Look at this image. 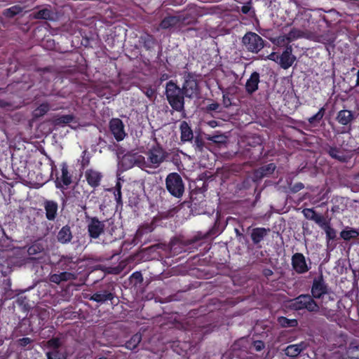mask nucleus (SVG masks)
Listing matches in <instances>:
<instances>
[{"label":"nucleus","instance_id":"12","mask_svg":"<svg viewBox=\"0 0 359 359\" xmlns=\"http://www.w3.org/2000/svg\"><path fill=\"white\" fill-rule=\"evenodd\" d=\"M329 289V286L325 282L323 276L320 275L318 278H315L313 280L311 296L313 299H320L324 297L325 294L328 292Z\"/></svg>","mask_w":359,"mask_h":359},{"label":"nucleus","instance_id":"4","mask_svg":"<svg viewBox=\"0 0 359 359\" xmlns=\"http://www.w3.org/2000/svg\"><path fill=\"white\" fill-rule=\"evenodd\" d=\"M290 307L295 311L306 309L309 312H318L319 306L310 294H300L291 301Z\"/></svg>","mask_w":359,"mask_h":359},{"label":"nucleus","instance_id":"31","mask_svg":"<svg viewBox=\"0 0 359 359\" xmlns=\"http://www.w3.org/2000/svg\"><path fill=\"white\" fill-rule=\"evenodd\" d=\"M122 185L120 182H117L115 187L109 191H112L114 193V198L116 202V208L118 209L123 207L122 193H121Z\"/></svg>","mask_w":359,"mask_h":359},{"label":"nucleus","instance_id":"23","mask_svg":"<svg viewBox=\"0 0 359 359\" xmlns=\"http://www.w3.org/2000/svg\"><path fill=\"white\" fill-rule=\"evenodd\" d=\"M180 140L182 143L191 142L194 140V133L186 121H182L180 125Z\"/></svg>","mask_w":359,"mask_h":359},{"label":"nucleus","instance_id":"39","mask_svg":"<svg viewBox=\"0 0 359 359\" xmlns=\"http://www.w3.org/2000/svg\"><path fill=\"white\" fill-rule=\"evenodd\" d=\"M341 237L346 241L359 237V231L355 229H351L350 230H343L340 233Z\"/></svg>","mask_w":359,"mask_h":359},{"label":"nucleus","instance_id":"47","mask_svg":"<svg viewBox=\"0 0 359 359\" xmlns=\"http://www.w3.org/2000/svg\"><path fill=\"white\" fill-rule=\"evenodd\" d=\"M219 223L218 222V219H216L213 226L206 233L204 237L208 238L219 233L221 231L219 229Z\"/></svg>","mask_w":359,"mask_h":359},{"label":"nucleus","instance_id":"53","mask_svg":"<svg viewBox=\"0 0 359 359\" xmlns=\"http://www.w3.org/2000/svg\"><path fill=\"white\" fill-rule=\"evenodd\" d=\"M335 294L331 290L330 288L328 290V292L325 294L323 297H321L322 302L325 304H327L330 301V302H334L335 301Z\"/></svg>","mask_w":359,"mask_h":359},{"label":"nucleus","instance_id":"21","mask_svg":"<svg viewBox=\"0 0 359 359\" xmlns=\"http://www.w3.org/2000/svg\"><path fill=\"white\" fill-rule=\"evenodd\" d=\"M76 279V275L74 273H72L69 271H62L60 273H53L50 275L49 280L51 283L55 284H60L63 282H67L69 280H74Z\"/></svg>","mask_w":359,"mask_h":359},{"label":"nucleus","instance_id":"17","mask_svg":"<svg viewBox=\"0 0 359 359\" xmlns=\"http://www.w3.org/2000/svg\"><path fill=\"white\" fill-rule=\"evenodd\" d=\"M270 232L269 228L264 227H255L252 229L250 236L252 240V244L257 248H262L261 243L264 241V238Z\"/></svg>","mask_w":359,"mask_h":359},{"label":"nucleus","instance_id":"16","mask_svg":"<svg viewBox=\"0 0 359 359\" xmlns=\"http://www.w3.org/2000/svg\"><path fill=\"white\" fill-rule=\"evenodd\" d=\"M296 57L292 55V47L291 45L286 46L281 55H279L278 65L283 69H287L294 63Z\"/></svg>","mask_w":359,"mask_h":359},{"label":"nucleus","instance_id":"37","mask_svg":"<svg viewBox=\"0 0 359 359\" xmlns=\"http://www.w3.org/2000/svg\"><path fill=\"white\" fill-rule=\"evenodd\" d=\"M34 18L40 20H52L53 13L49 8H45L34 13Z\"/></svg>","mask_w":359,"mask_h":359},{"label":"nucleus","instance_id":"56","mask_svg":"<svg viewBox=\"0 0 359 359\" xmlns=\"http://www.w3.org/2000/svg\"><path fill=\"white\" fill-rule=\"evenodd\" d=\"M32 341L33 340L29 337H23L18 340V344L20 346L25 347L32 343Z\"/></svg>","mask_w":359,"mask_h":359},{"label":"nucleus","instance_id":"30","mask_svg":"<svg viewBox=\"0 0 359 359\" xmlns=\"http://www.w3.org/2000/svg\"><path fill=\"white\" fill-rule=\"evenodd\" d=\"M75 262L72 257H62L57 262V267L60 270L67 271L74 269Z\"/></svg>","mask_w":359,"mask_h":359},{"label":"nucleus","instance_id":"32","mask_svg":"<svg viewBox=\"0 0 359 359\" xmlns=\"http://www.w3.org/2000/svg\"><path fill=\"white\" fill-rule=\"evenodd\" d=\"M61 172L62 175L60 177V181L62 183V185L65 187H68L72 183V175L69 174L68 171V165L64 162L61 164Z\"/></svg>","mask_w":359,"mask_h":359},{"label":"nucleus","instance_id":"62","mask_svg":"<svg viewBox=\"0 0 359 359\" xmlns=\"http://www.w3.org/2000/svg\"><path fill=\"white\" fill-rule=\"evenodd\" d=\"M161 222V217L158 215H156L153 217L151 222L154 224L155 229L159 225V223Z\"/></svg>","mask_w":359,"mask_h":359},{"label":"nucleus","instance_id":"43","mask_svg":"<svg viewBox=\"0 0 359 359\" xmlns=\"http://www.w3.org/2000/svg\"><path fill=\"white\" fill-rule=\"evenodd\" d=\"M0 272L4 277H6L12 272V266L9 260H5L0 264Z\"/></svg>","mask_w":359,"mask_h":359},{"label":"nucleus","instance_id":"35","mask_svg":"<svg viewBox=\"0 0 359 359\" xmlns=\"http://www.w3.org/2000/svg\"><path fill=\"white\" fill-rule=\"evenodd\" d=\"M23 11V8L19 5H15L8 8L3 11V15L7 18H12L15 15L20 14Z\"/></svg>","mask_w":359,"mask_h":359},{"label":"nucleus","instance_id":"24","mask_svg":"<svg viewBox=\"0 0 359 359\" xmlns=\"http://www.w3.org/2000/svg\"><path fill=\"white\" fill-rule=\"evenodd\" d=\"M57 241L61 244H67L70 243L73 238V234L69 225L63 226L58 231Z\"/></svg>","mask_w":359,"mask_h":359},{"label":"nucleus","instance_id":"40","mask_svg":"<svg viewBox=\"0 0 359 359\" xmlns=\"http://www.w3.org/2000/svg\"><path fill=\"white\" fill-rule=\"evenodd\" d=\"M304 32L302 30L298 29L295 27L292 28L289 33L286 35V39L290 43L296 39L303 37Z\"/></svg>","mask_w":359,"mask_h":359},{"label":"nucleus","instance_id":"27","mask_svg":"<svg viewBox=\"0 0 359 359\" xmlns=\"http://www.w3.org/2000/svg\"><path fill=\"white\" fill-rule=\"evenodd\" d=\"M139 42L146 50H151L156 45L154 36L147 32H144L140 36Z\"/></svg>","mask_w":359,"mask_h":359},{"label":"nucleus","instance_id":"11","mask_svg":"<svg viewBox=\"0 0 359 359\" xmlns=\"http://www.w3.org/2000/svg\"><path fill=\"white\" fill-rule=\"evenodd\" d=\"M257 142H252L255 144L253 148L243 149L241 151L243 156L249 159L251 162L254 163L259 160L264 151V146L262 144V140L256 139Z\"/></svg>","mask_w":359,"mask_h":359},{"label":"nucleus","instance_id":"19","mask_svg":"<svg viewBox=\"0 0 359 359\" xmlns=\"http://www.w3.org/2000/svg\"><path fill=\"white\" fill-rule=\"evenodd\" d=\"M260 83V74L257 72H253L249 79L246 81L245 85V92L248 95H252L259 88V83Z\"/></svg>","mask_w":359,"mask_h":359},{"label":"nucleus","instance_id":"8","mask_svg":"<svg viewBox=\"0 0 359 359\" xmlns=\"http://www.w3.org/2000/svg\"><path fill=\"white\" fill-rule=\"evenodd\" d=\"M87 231L90 239H97L104 233V221H100L97 217L86 216Z\"/></svg>","mask_w":359,"mask_h":359},{"label":"nucleus","instance_id":"58","mask_svg":"<svg viewBox=\"0 0 359 359\" xmlns=\"http://www.w3.org/2000/svg\"><path fill=\"white\" fill-rule=\"evenodd\" d=\"M219 108V104L217 102H212L206 106V111H217Z\"/></svg>","mask_w":359,"mask_h":359},{"label":"nucleus","instance_id":"2","mask_svg":"<svg viewBox=\"0 0 359 359\" xmlns=\"http://www.w3.org/2000/svg\"><path fill=\"white\" fill-rule=\"evenodd\" d=\"M116 284L114 282H107L101 284L97 290L91 295L90 300L100 304H103L107 301L112 302L116 296Z\"/></svg>","mask_w":359,"mask_h":359},{"label":"nucleus","instance_id":"60","mask_svg":"<svg viewBox=\"0 0 359 359\" xmlns=\"http://www.w3.org/2000/svg\"><path fill=\"white\" fill-rule=\"evenodd\" d=\"M222 139H223V137L221 135H213V136H209L208 137V140H210L215 143L222 142L223 141L222 140Z\"/></svg>","mask_w":359,"mask_h":359},{"label":"nucleus","instance_id":"55","mask_svg":"<svg viewBox=\"0 0 359 359\" xmlns=\"http://www.w3.org/2000/svg\"><path fill=\"white\" fill-rule=\"evenodd\" d=\"M303 213L306 219L311 220L313 216L316 213V211L312 208H306L303 210Z\"/></svg>","mask_w":359,"mask_h":359},{"label":"nucleus","instance_id":"50","mask_svg":"<svg viewBox=\"0 0 359 359\" xmlns=\"http://www.w3.org/2000/svg\"><path fill=\"white\" fill-rule=\"evenodd\" d=\"M46 355L48 359H66V357L59 350L48 352Z\"/></svg>","mask_w":359,"mask_h":359},{"label":"nucleus","instance_id":"52","mask_svg":"<svg viewBox=\"0 0 359 359\" xmlns=\"http://www.w3.org/2000/svg\"><path fill=\"white\" fill-rule=\"evenodd\" d=\"M255 139L262 140L259 135H252V136L248 137L246 138L245 144V147L243 149H246V148L252 149L254 147H255V144L252 143V142H255ZM256 142H257V140H256Z\"/></svg>","mask_w":359,"mask_h":359},{"label":"nucleus","instance_id":"44","mask_svg":"<svg viewBox=\"0 0 359 359\" xmlns=\"http://www.w3.org/2000/svg\"><path fill=\"white\" fill-rule=\"evenodd\" d=\"M36 318L38 319V327L39 329H43V326L45 325V322L48 318V313L46 311H41L36 316Z\"/></svg>","mask_w":359,"mask_h":359},{"label":"nucleus","instance_id":"7","mask_svg":"<svg viewBox=\"0 0 359 359\" xmlns=\"http://www.w3.org/2000/svg\"><path fill=\"white\" fill-rule=\"evenodd\" d=\"M242 42L245 48L252 53H257L265 46L264 39L257 34L247 32L243 37Z\"/></svg>","mask_w":359,"mask_h":359},{"label":"nucleus","instance_id":"14","mask_svg":"<svg viewBox=\"0 0 359 359\" xmlns=\"http://www.w3.org/2000/svg\"><path fill=\"white\" fill-rule=\"evenodd\" d=\"M276 169V165L273 163H270L267 165H262L257 169H255L252 173V180L254 182H259L264 177L271 176Z\"/></svg>","mask_w":359,"mask_h":359},{"label":"nucleus","instance_id":"28","mask_svg":"<svg viewBox=\"0 0 359 359\" xmlns=\"http://www.w3.org/2000/svg\"><path fill=\"white\" fill-rule=\"evenodd\" d=\"M27 253L32 259H39L44 254V248L41 243L35 242L27 249Z\"/></svg>","mask_w":359,"mask_h":359},{"label":"nucleus","instance_id":"1","mask_svg":"<svg viewBox=\"0 0 359 359\" xmlns=\"http://www.w3.org/2000/svg\"><path fill=\"white\" fill-rule=\"evenodd\" d=\"M165 95L170 107L176 111L184 109V97L183 90L172 80L166 83Z\"/></svg>","mask_w":359,"mask_h":359},{"label":"nucleus","instance_id":"36","mask_svg":"<svg viewBox=\"0 0 359 359\" xmlns=\"http://www.w3.org/2000/svg\"><path fill=\"white\" fill-rule=\"evenodd\" d=\"M277 322L282 327H295L298 325L297 319H289L285 316L278 317Z\"/></svg>","mask_w":359,"mask_h":359},{"label":"nucleus","instance_id":"15","mask_svg":"<svg viewBox=\"0 0 359 359\" xmlns=\"http://www.w3.org/2000/svg\"><path fill=\"white\" fill-rule=\"evenodd\" d=\"M109 130L117 142L122 141L126 135L123 123L120 118H112L109 121Z\"/></svg>","mask_w":359,"mask_h":359},{"label":"nucleus","instance_id":"63","mask_svg":"<svg viewBox=\"0 0 359 359\" xmlns=\"http://www.w3.org/2000/svg\"><path fill=\"white\" fill-rule=\"evenodd\" d=\"M255 349L257 351H261L264 347V344L262 341H257L255 343Z\"/></svg>","mask_w":359,"mask_h":359},{"label":"nucleus","instance_id":"49","mask_svg":"<svg viewBox=\"0 0 359 359\" xmlns=\"http://www.w3.org/2000/svg\"><path fill=\"white\" fill-rule=\"evenodd\" d=\"M61 346V341L58 337H53L47 341V346L53 350H58Z\"/></svg>","mask_w":359,"mask_h":359},{"label":"nucleus","instance_id":"41","mask_svg":"<svg viewBox=\"0 0 359 359\" xmlns=\"http://www.w3.org/2000/svg\"><path fill=\"white\" fill-rule=\"evenodd\" d=\"M193 147L196 153L203 152L204 149L206 147V146L201 135H198L195 137L194 140Z\"/></svg>","mask_w":359,"mask_h":359},{"label":"nucleus","instance_id":"57","mask_svg":"<svg viewBox=\"0 0 359 359\" xmlns=\"http://www.w3.org/2000/svg\"><path fill=\"white\" fill-rule=\"evenodd\" d=\"M317 224L320 226V227L322 229L324 230L326 228V226H328L330 224V222L323 216Z\"/></svg>","mask_w":359,"mask_h":359},{"label":"nucleus","instance_id":"48","mask_svg":"<svg viewBox=\"0 0 359 359\" xmlns=\"http://www.w3.org/2000/svg\"><path fill=\"white\" fill-rule=\"evenodd\" d=\"M141 90L150 100H153L156 90L151 86H143Z\"/></svg>","mask_w":359,"mask_h":359},{"label":"nucleus","instance_id":"10","mask_svg":"<svg viewBox=\"0 0 359 359\" xmlns=\"http://www.w3.org/2000/svg\"><path fill=\"white\" fill-rule=\"evenodd\" d=\"M291 264L293 270L298 274L305 273L311 268V263L307 264L305 256L301 252L293 254Z\"/></svg>","mask_w":359,"mask_h":359},{"label":"nucleus","instance_id":"26","mask_svg":"<svg viewBox=\"0 0 359 359\" xmlns=\"http://www.w3.org/2000/svg\"><path fill=\"white\" fill-rule=\"evenodd\" d=\"M336 119L339 124L347 126L355 119V116L351 111L342 109L337 113Z\"/></svg>","mask_w":359,"mask_h":359},{"label":"nucleus","instance_id":"33","mask_svg":"<svg viewBox=\"0 0 359 359\" xmlns=\"http://www.w3.org/2000/svg\"><path fill=\"white\" fill-rule=\"evenodd\" d=\"M50 104L48 102H43L33 111V117L39 118L43 116L50 110Z\"/></svg>","mask_w":359,"mask_h":359},{"label":"nucleus","instance_id":"3","mask_svg":"<svg viewBox=\"0 0 359 359\" xmlns=\"http://www.w3.org/2000/svg\"><path fill=\"white\" fill-rule=\"evenodd\" d=\"M165 187L170 194L180 198L184 193V184L177 172H170L165 178Z\"/></svg>","mask_w":359,"mask_h":359},{"label":"nucleus","instance_id":"59","mask_svg":"<svg viewBox=\"0 0 359 359\" xmlns=\"http://www.w3.org/2000/svg\"><path fill=\"white\" fill-rule=\"evenodd\" d=\"M266 59H268V60H272V61H274V62L278 63L279 54L278 53H276V52H272L271 54H269L266 57Z\"/></svg>","mask_w":359,"mask_h":359},{"label":"nucleus","instance_id":"29","mask_svg":"<svg viewBox=\"0 0 359 359\" xmlns=\"http://www.w3.org/2000/svg\"><path fill=\"white\" fill-rule=\"evenodd\" d=\"M75 119L73 114L57 115L54 116L52 123L55 127H64Z\"/></svg>","mask_w":359,"mask_h":359},{"label":"nucleus","instance_id":"42","mask_svg":"<svg viewBox=\"0 0 359 359\" xmlns=\"http://www.w3.org/2000/svg\"><path fill=\"white\" fill-rule=\"evenodd\" d=\"M155 229V226L151 222L142 224L137 229L136 234L142 236L144 233L152 232Z\"/></svg>","mask_w":359,"mask_h":359},{"label":"nucleus","instance_id":"46","mask_svg":"<svg viewBox=\"0 0 359 359\" xmlns=\"http://www.w3.org/2000/svg\"><path fill=\"white\" fill-rule=\"evenodd\" d=\"M326 233V238L327 241H334L337 238V231L334 229H333L330 224L328 226L324 229Z\"/></svg>","mask_w":359,"mask_h":359},{"label":"nucleus","instance_id":"64","mask_svg":"<svg viewBox=\"0 0 359 359\" xmlns=\"http://www.w3.org/2000/svg\"><path fill=\"white\" fill-rule=\"evenodd\" d=\"M273 271L270 269H264L262 271V274L266 278L271 276L273 275Z\"/></svg>","mask_w":359,"mask_h":359},{"label":"nucleus","instance_id":"6","mask_svg":"<svg viewBox=\"0 0 359 359\" xmlns=\"http://www.w3.org/2000/svg\"><path fill=\"white\" fill-rule=\"evenodd\" d=\"M184 78L182 89L185 97L190 99L198 97L200 95V88L197 76L193 72H187L184 74Z\"/></svg>","mask_w":359,"mask_h":359},{"label":"nucleus","instance_id":"5","mask_svg":"<svg viewBox=\"0 0 359 359\" xmlns=\"http://www.w3.org/2000/svg\"><path fill=\"white\" fill-rule=\"evenodd\" d=\"M147 160L150 165L147 168H157L168 156V153L163 147L157 143L152 146L147 153Z\"/></svg>","mask_w":359,"mask_h":359},{"label":"nucleus","instance_id":"20","mask_svg":"<svg viewBox=\"0 0 359 359\" xmlns=\"http://www.w3.org/2000/svg\"><path fill=\"white\" fill-rule=\"evenodd\" d=\"M43 208L46 212V217L49 221H54L57 215V203L52 200H46L43 202Z\"/></svg>","mask_w":359,"mask_h":359},{"label":"nucleus","instance_id":"22","mask_svg":"<svg viewBox=\"0 0 359 359\" xmlns=\"http://www.w3.org/2000/svg\"><path fill=\"white\" fill-rule=\"evenodd\" d=\"M325 151L334 160L341 163H346L348 161V158L343 151L336 146L327 145L325 148Z\"/></svg>","mask_w":359,"mask_h":359},{"label":"nucleus","instance_id":"61","mask_svg":"<svg viewBox=\"0 0 359 359\" xmlns=\"http://www.w3.org/2000/svg\"><path fill=\"white\" fill-rule=\"evenodd\" d=\"M252 7L250 6V2L243 5L241 8V11L242 12V13L243 14H248L250 10H251Z\"/></svg>","mask_w":359,"mask_h":359},{"label":"nucleus","instance_id":"45","mask_svg":"<svg viewBox=\"0 0 359 359\" xmlns=\"http://www.w3.org/2000/svg\"><path fill=\"white\" fill-rule=\"evenodd\" d=\"M293 24L295 26H299L306 29L309 25V21L307 19L303 18V15H297L293 21Z\"/></svg>","mask_w":359,"mask_h":359},{"label":"nucleus","instance_id":"38","mask_svg":"<svg viewBox=\"0 0 359 359\" xmlns=\"http://www.w3.org/2000/svg\"><path fill=\"white\" fill-rule=\"evenodd\" d=\"M325 114V108L323 107L316 114L308 118L309 123L312 126H316L322 121Z\"/></svg>","mask_w":359,"mask_h":359},{"label":"nucleus","instance_id":"25","mask_svg":"<svg viewBox=\"0 0 359 359\" xmlns=\"http://www.w3.org/2000/svg\"><path fill=\"white\" fill-rule=\"evenodd\" d=\"M306 348L304 342L287 346L284 350L285 354L292 358L297 357Z\"/></svg>","mask_w":359,"mask_h":359},{"label":"nucleus","instance_id":"54","mask_svg":"<svg viewBox=\"0 0 359 359\" xmlns=\"http://www.w3.org/2000/svg\"><path fill=\"white\" fill-rule=\"evenodd\" d=\"M304 188V185L302 182H297L294 184L290 186V192L292 194H296Z\"/></svg>","mask_w":359,"mask_h":359},{"label":"nucleus","instance_id":"13","mask_svg":"<svg viewBox=\"0 0 359 359\" xmlns=\"http://www.w3.org/2000/svg\"><path fill=\"white\" fill-rule=\"evenodd\" d=\"M196 21V18H193L191 21H187V18H181L180 16L168 15L162 19L159 23V28L161 29H168L177 26L180 22L183 24H190Z\"/></svg>","mask_w":359,"mask_h":359},{"label":"nucleus","instance_id":"34","mask_svg":"<svg viewBox=\"0 0 359 359\" xmlns=\"http://www.w3.org/2000/svg\"><path fill=\"white\" fill-rule=\"evenodd\" d=\"M141 341V334L137 333L133 334L131 338L126 342L125 347L129 350H134L137 347Z\"/></svg>","mask_w":359,"mask_h":359},{"label":"nucleus","instance_id":"18","mask_svg":"<svg viewBox=\"0 0 359 359\" xmlns=\"http://www.w3.org/2000/svg\"><path fill=\"white\" fill-rule=\"evenodd\" d=\"M85 177L88 184L90 187L95 189L100 185L103 175L100 171L93 169H88L85 172Z\"/></svg>","mask_w":359,"mask_h":359},{"label":"nucleus","instance_id":"51","mask_svg":"<svg viewBox=\"0 0 359 359\" xmlns=\"http://www.w3.org/2000/svg\"><path fill=\"white\" fill-rule=\"evenodd\" d=\"M130 280L135 285L140 284L143 281L142 274L140 271H135L132 273Z\"/></svg>","mask_w":359,"mask_h":359},{"label":"nucleus","instance_id":"9","mask_svg":"<svg viewBox=\"0 0 359 359\" xmlns=\"http://www.w3.org/2000/svg\"><path fill=\"white\" fill-rule=\"evenodd\" d=\"M122 165L126 169L131 168L134 166H137L141 169H144L148 167V163L145 161V158L137 153L128 152L123 155L122 160Z\"/></svg>","mask_w":359,"mask_h":359}]
</instances>
